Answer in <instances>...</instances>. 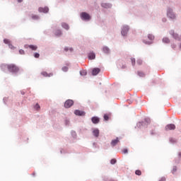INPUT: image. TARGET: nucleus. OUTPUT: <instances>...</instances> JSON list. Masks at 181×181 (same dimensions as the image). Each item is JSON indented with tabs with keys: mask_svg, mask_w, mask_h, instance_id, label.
<instances>
[{
	"mask_svg": "<svg viewBox=\"0 0 181 181\" xmlns=\"http://www.w3.org/2000/svg\"><path fill=\"white\" fill-rule=\"evenodd\" d=\"M103 118L105 121H108V119H110V116H108L107 114H105Z\"/></svg>",
	"mask_w": 181,
	"mask_h": 181,
	"instance_id": "obj_34",
	"label": "nucleus"
},
{
	"mask_svg": "<svg viewBox=\"0 0 181 181\" xmlns=\"http://www.w3.org/2000/svg\"><path fill=\"white\" fill-rule=\"evenodd\" d=\"M88 59L89 60H94L95 59V53L90 52L88 55Z\"/></svg>",
	"mask_w": 181,
	"mask_h": 181,
	"instance_id": "obj_17",
	"label": "nucleus"
},
{
	"mask_svg": "<svg viewBox=\"0 0 181 181\" xmlns=\"http://www.w3.org/2000/svg\"><path fill=\"white\" fill-rule=\"evenodd\" d=\"M158 181H166V178L165 177H162Z\"/></svg>",
	"mask_w": 181,
	"mask_h": 181,
	"instance_id": "obj_47",
	"label": "nucleus"
},
{
	"mask_svg": "<svg viewBox=\"0 0 181 181\" xmlns=\"http://www.w3.org/2000/svg\"><path fill=\"white\" fill-rule=\"evenodd\" d=\"M93 145H95V143H93Z\"/></svg>",
	"mask_w": 181,
	"mask_h": 181,
	"instance_id": "obj_57",
	"label": "nucleus"
},
{
	"mask_svg": "<svg viewBox=\"0 0 181 181\" xmlns=\"http://www.w3.org/2000/svg\"><path fill=\"white\" fill-rule=\"evenodd\" d=\"M101 71V69L100 68H93L92 69V76H97Z\"/></svg>",
	"mask_w": 181,
	"mask_h": 181,
	"instance_id": "obj_13",
	"label": "nucleus"
},
{
	"mask_svg": "<svg viewBox=\"0 0 181 181\" xmlns=\"http://www.w3.org/2000/svg\"><path fill=\"white\" fill-rule=\"evenodd\" d=\"M81 76H87V71H80Z\"/></svg>",
	"mask_w": 181,
	"mask_h": 181,
	"instance_id": "obj_43",
	"label": "nucleus"
},
{
	"mask_svg": "<svg viewBox=\"0 0 181 181\" xmlns=\"http://www.w3.org/2000/svg\"><path fill=\"white\" fill-rule=\"evenodd\" d=\"M80 16H81V19L82 21H85V22H88L91 21V16H90L87 12L81 13Z\"/></svg>",
	"mask_w": 181,
	"mask_h": 181,
	"instance_id": "obj_3",
	"label": "nucleus"
},
{
	"mask_svg": "<svg viewBox=\"0 0 181 181\" xmlns=\"http://www.w3.org/2000/svg\"><path fill=\"white\" fill-rule=\"evenodd\" d=\"M9 49H11V50H15L16 47L12 44L10 43L8 45Z\"/></svg>",
	"mask_w": 181,
	"mask_h": 181,
	"instance_id": "obj_42",
	"label": "nucleus"
},
{
	"mask_svg": "<svg viewBox=\"0 0 181 181\" xmlns=\"http://www.w3.org/2000/svg\"><path fill=\"white\" fill-rule=\"evenodd\" d=\"M148 39L150 41H148L146 40H143V43H144V45H151L153 43V40H155V35H153V34H148L147 35Z\"/></svg>",
	"mask_w": 181,
	"mask_h": 181,
	"instance_id": "obj_2",
	"label": "nucleus"
},
{
	"mask_svg": "<svg viewBox=\"0 0 181 181\" xmlns=\"http://www.w3.org/2000/svg\"><path fill=\"white\" fill-rule=\"evenodd\" d=\"M71 136H73L74 138H77V133H76L75 131H71Z\"/></svg>",
	"mask_w": 181,
	"mask_h": 181,
	"instance_id": "obj_30",
	"label": "nucleus"
},
{
	"mask_svg": "<svg viewBox=\"0 0 181 181\" xmlns=\"http://www.w3.org/2000/svg\"><path fill=\"white\" fill-rule=\"evenodd\" d=\"M128 32H129V25H125L122 28L121 34L122 36L126 37L128 35Z\"/></svg>",
	"mask_w": 181,
	"mask_h": 181,
	"instance_id": "obj_6",
	"label": "nucleus"
},
{
	"mask_svg": "<svg viewBox=\"0 0 181 181\" xmlns=\"http://www.w3.org/2000/svg\"><path fill=\"white\" fill-rule=\"evenodd\" d=\"M62 71H69V67L67 66H63L62 69Z\"/></svg>",
	"mask_w": 181,
	"mask_h": 181,
	"instance_id": "obj_39",
	"label": "nucleus"
},
{
	"mask_svg": "<svg viewBox=\"0 0 181 181\" xmlns=\"http://www.w3.org/2000/svg\"><path fill=\"white\" fill-rule=\"evenodd\" d=\"M110 163H111V165H115V163H117V159H115V158L111 159Z\"/></svg>",
	"mask_w": 181,
	"mask_h": 181,
	"instance_id": "obj_35",
	"label": "nucleus"
},
{
	"mask_svg": "<svg viewBox=\"0 0 181 181\" xmlns=\"http://www.w3.org/2000/svg\"><path fill=\"white\" fill-rule=\"evenodd\" d=\"M74 105V100L71 99H68L64 103L65 108H71Z\"/></svg>",
	"mask_w": 181,
	"mask_h": 181,
	"instance_id": "obj_8",
	"label": "nucleus"
},
{
	"mask_svg": "<svg viewBox=\"0 0 181 181\" xmlns=\"http://www.w3.org/2000/svg\"><path fill=\"white\" fill-rule=\"evenodd\" d=\"M8 71L10 73H18L19 71V67L16 66V65L11 64H8Z\"/></svg>",
	"mask_w": 181,
	"mask_h": 181,
	"instance_id": "obj_4",
	"label": "nucleus"
},
{
	"mask_svg": "<svg viewBox=\"0 0 181 181\" xmlns=\"http://www.w3.org/2000/svg\"><path fill=\"white\" fill-rule=\"evenodd\" d=\"M6 101H8V98H3V102L4 104H6Z\"/></svg>",
	"mask_w": 181,
	"mask_h": 181,
	"instance_id": "obj_46",
	"label": "nucleus"
},
{
	"mask_svg": "<svg viewBox=\"0 0 181 181\" xmlns=\"http://www.w3.org/2000/svg\"><path fill=\"white\" fill-rule=\"evenodd\" d=\"M138 76H139V77H145V74H144V72L138 71Z\"/></svg>",
	"mask_w": 181,
	"mask_h": 181,
	"instance_id": "obj_36",
	"label": "nucleus"
},
{
	"mask_svg": "<svg viewBox=\"0 0 181 181\" xmlns=\"http://www.w3.org/2000/svg\"><path fill=\"white\" fill-rule=\"evenodd\" d=\"M64 50V52H69H69L71 53H72V52H74V49H73V47L69 48L68 47H65Z\"/></svg>",
	"mask_w": 181,
	"mask_h": 181,
	"instance_id": "obj_26",
	"label": "nucleus"
},
{
	"mask_svg": "<svg viewBox=\"0 0 181 181\" xmlns=\"http://www.w3.org/2000/svg\"><path fill=\"white\" fill-rule=\"evenodd\" d=\"M100 6L104 8V9H111V8H112V4L111 3H102Z\"/></svg>",
	"mask_w": 181,
	"mask_h": 181,
	"instance_id": "obj_12",
	"label": "nucleus"
},
{
	"mask_svg": "<svg viewBox=\"0 0 181 181\" xmlns=\"http://www.w3.org/2000/svg\"><path fill=\"white\" fill-rule=\"evenodd\" d=\"M118 142H119V140L118 139V137H117L115 139L112 140L110 145L111 146H116Z\"/></svg>",
	"mask_w": 181,
	"mask_h": 181,
	"instance_id": "obj_19",
	"label": "nucleus"
},
{
	"mask_svg": "<svg viewBox=\"0 0 181 181\" xmlns=\"http://www.w3.org/2000/svg\"><path fill=\"white\" fill-rule=\"evenodd\" d=\"M25 47H30L31 50H34V51L37 50V46L33 45H25Z\"/></svg>",
	"mask_w": 181,
	"mask_h": 181,
	"instance_id": "obj_21",
	"label": "nucleus"
},
{
	"mask_svg": "<svg viewBox=\"0 0 181 181\" xmlns=\"http://www.w3.org/2000/svg\"><path fill=\"white\" fill-rule=\"evenodd\" d=\"M167 16L170 18V19H175L176 18V15L173 13V9L168 8L167 9Z\"/></svg>",
	"mask_w": 181,
	"mask_h": 181,
	"instance_id": "obj_7",
	"label": "nucleus"
},
{
	"mask_svg": "<svg viewBox=\"0 0 181 181\" xmlns=\"http://www.w3.org/2000/svg\"><path fill=\"white\" fill-rule=\"evenodd\" d=\"M151 124V119L149 117H146L142 122H139L136 124L138 128H146Z\"/></svg>",
	"mask_w": 181,
	"mask_h": 181,
	"instance_id": "obj_1",
	"label": "nucleus"
},
{
	"mask_svg": "<svg viewBox=\"0 0 181 181\" xmlns=\"http://www.w3.org/2000/svg\"><path fill=\"white\" fill-rule=\"evenodd\" d=\"M91 121L93 124H97L100 122V117L95 116L91 118Z\"/></svg>",
	"mask_w": 181,
	"mask_h": 181,
	"instance_id": "obj_15",
	"label": "nucleus"
},
{
	"mask_svg": "<svg viewBox=\"0 0 181 181\" xmlns=\"http://www.w3.org/2000/svg\"><path fill=\"white\" fill-rule=\"evenodd\" d=\"M122 153H128V149L127 148H124L122 150Z\"/></svg>",
	"mask_w": 181,
	"mask_h": 181,
	"instance_id": "obj_44",
	"label": "nucleus"
},
{
	"mask_svg": "<svg viewBox=\"0 0 181 181\" xmlns=\"http://www.w3.org/2000/svg\"><path fill=\"white\" fill-rule=\"evenodd\" d=\"M103 53H105V54H110V52H111V50L110 49V48L107 46H104L103 47Z\"/></svg>",
	"mask_w": 181,
	"mask_h": 181,
	"instance_id": "obj_16",
	"label": "nucleus"
},
{
	"mask_svg": "<svg viewBox=\"0 0 181 181\" xmlns=\"http://www.w3.org/2000/svg\"><path fill=\"white\" fill-rule=\"evenodd\" d=\"M41 76H43V77H53V73L47 74L46 71H42Z\"/></svg>",
	"mask_w": 181,
	"mask_h": 181,
	"instance_id": "obj_18",
	"label": "nucleus"
},
{
	"mask_svg": "<svg viewBox=\"0 0 181 181\" xmlns=\"http://www.w3.org/2000/svg\"><path fill=\"white\" fill-rule=\"evenodd\" d=\"M131 62H132V66H135V63H136L135 58H131Z\"/></svg>",
	"mask_w": 181,
	"mask_h": 181,
	"instance_id": "obj_41",
	"label": "nucleus"
},
{
	"mask_svg": "<svg viewBox=\"0 0 181 181\" xmlns=\"http://www.w3.org/2000/svg\"><path fill=\"white\" fill-rule=\"evenodd\" d=\"M151 135H155V133L153 132V130L151 131Z\"/></svg>",
	"mask_w": 181,
	"mask_h": 181,
	"instance_id": "obj_52",
	"label": "nucleus"
},
{
	"mask_svg": "<svg viewBox=\"0 0 181 181\" xmlns=\"http://www.w3.org/2000/svg\"><path fill=\"white\" fill-rule=\"evenodd\" d=\"M34 57H35V59H39V57H40V54L37 52H35L34 54Z\"/></svg>",
	"mask_w": 181,
	"mask_h": 181,
	"instance_id": "obj_40",
	"label": "nucleus"
},
{
	"mask_svg": "<svg viewBox=\"0 0 181 181\" xmlns=\"http://www.w3.org/2000/svg\"><path fill=\"white\" fill-rule=\"evenodd\" d=\"M63 33H62V30L57 29L55 30L54 35L58 37H60Z\"/></svg>",
	"mask_w": 181,
	"mask_h": 181,
	"instance_id": "obj_24",
	"label": "nucleus"
},
{
	"mask_svg": "<svg viewBox=\"0 0 181 181\" xmlns=\"http://www.w3.org/2000/svg\"><path fill=\"white\" fill-rule=\"evenodd\" d=\"M62 27L63 29H65V30H69V29H70V26L66 23H62Z\"/></svg>",
	"mask_w": 181,
	"mask_h": 181,
	"instance_id": "obj_23",
	"label": "nucleus"
},
{
	"mask_svg": "<svg viewBox=\"0 0 181 181\" xmlns=\"http://www.w3.org/2000/svg\"><path fill=\"white\" fill-rule=\"evenodd\" d=\"M163 43H165L166 45H169L170 43V40L168 37H164L162 39Z\"/></svg>",
	"mask_w": 181,
	"mask_h": 181,
	"instance_id": "obj_20",
	"label": "nucleus"
},
{
	"mask_svg": "<svg viewBox=\"0 0 181 181\" xmlns=\"http://www.w3.org/2000/svg\"><path fill=\"white\" fill-rule=\"evenodd\" d=\"M31 18L33 21H39L40 19V17L37 15H32Z\"/></svg>",
	"mask_w": 181,
	"mask_h": 181,
	"instance_id": "obj_27",
	"label": "nucleus"
},
{
	"mask_svg": "<svg viewBox=\"0 0 181 181\" xmlns=\"http://www.w3.org/2000/svg\"><path fill=\"white\" fill-rule=\"evenodd\" d=\"M169 34L172 37L175 39V40H177L178 42H181V35L177 34V33H175V30H171L169 31Z\"/></svg>",
	"mask_w": 181,
	"mask_h": 181,
	"instance_id": "obj_5",
	"label": "nucleus"
},
{
	"mask_svg": "<svg viewBox=\"0 0 181 181\" xmlns=\"http://www.w3.org/2000/svg\"><path fill=\"white\" fill-rule=\"evenodd\" d=\"M178 160H175V163H180V159H181V152L178 153Z\"/></svg>",
	"mask_w": 181,
	"mask_h": 181,
	"instance_id": "obj_28",
	"label": "nucleus"
},
{
	"mask_svg": "<svg viewBox=\"0 0 181 181\" xmlns=\"http://www.w3.org/2000/svg\"><path fill=\"white\" fill-rule=\"evenodd\" d=\"M136 63H137V64H139V66H141V64H142V63H143L142 59H138L136 60Z\"/></svg>",
	"mask_w": 181,
	"mask_h": 181,
	"instance_id": "obj_38",
	"label": "nucleus"
},
{
	"mask_svg": "<svg viewBox=\"0 0 181 181\" xmlns=\"http://www.w3.org/2000/svg\"><path fill=\"white\" fill-rule=\"evenodd\" d=\"M34 108L37 110H40V105L38 103H36Z\"/></svg>",
	"mask_w": 181,
	"mask_h": 181,
	"instance_id": "obj_37",
	"label": "nucleus"
},
{
	"mask_svg": "<svg viewBox=\"0 0 181 181\" xmlns=\"http://www.w3.org/2000/svg\"><path fill=\"white\" fill-rule=\"evenodd\" d=\"M171 47H172V49H176V45L175 44H172Z\"/></svg>",
	"mask_w": 181,
	"mask_h": 181,
	"instance_id": "obj_48",
	"label": "nucleus"
},
{
	"mask_svg": "<svg viewBox=\"0 0 181 181\" xmlns=\"http://www.w3.org/2000/svg\"><path fill=\"white\" fill-rule=\"evenodd\" d=\"M32 175H33V176H35V173H33Z\"/></svg>",
	"mask_w": 181,
	"mask_h": 181,
	"instance_id": "obj_56",
	"label": "nucleus"
},
{
	"mask_svg": "<svg viewBox=\"0 0 181 181\" xmlns=\"http://www.w3.org/2000/svg\"><path fill=\"white\" fill-rule=\"evenodd\" d=\"M18 4L23 2V0H18Z\"/></svg>",
	"mask_w": 181,
	"mask_h": 181,
	"instance_id": "obj_51",
	"label": "nucleus"
},
{
	"mask_svg": "<svg viewBox=\"0 0 181 181\" xmlns=\"http://www.w3.org/2000/svg\"><path fill=\"white\" fill-rule=\"evenodd\" d=\"M4 43H5V45H10L11 44V41L8 39H4Z\"/></svg>",
	"mask_w": 181,
	"mask_h": 181,
	"instance_id": "obj_33",
	"label": "nucleus"
},
{
	"mask_svg": "<svg viewBox=\"0 0 181 181\" xmlns=\"http://www.w3.org/2000/svg\"><path fill=\"white\" fill-rule=\"evenodd\" d=\"M180 49H181V43L180 44V46H179Z\"/></svg>",
	"mask_w": 181,
	"mask_h": 181,
	"instance_id": "obj_54",
	"label": "nucleus"
},
{
	"mask_svg": "<svg viewBox=\"0 0 181 181\" xmlns=\"http://www.w3.org/2000/svg\"><path fill=\"white\" fill-rule=\"evenodd\" d=\"M92 134L93 136H95V138H98V136H100V129H93V131L92 132Z\"/></svg>",
	"mask_w": 181,
	"mask_h": 181,
	"instance_id": "obj_14",
	"label": "nucleus"
},
{
	"mask_svg": "<svg viewBox=\"0 0 181 181\" xmlns=\"http://www.w3.org/2000/svg\"><path fill=\"white\" fill-rule=\"evenodd\" d=\"M169 141H170V144H177V139H174V138L170 137V138L169 139Z\"/></svg>",
	"mask_w": 181,
	"mask_h": 181,
	"instance_id": "obj_25",
	"label": "nucleus"
},
{
	"mask_svg": "<svg viewBox=\"0 0 181 181\" xmlns=\"http://www.w3.org/2000/svg\"><path fill=\"white\" fill-rule=\"evenodd\" d=\"M19 53L21 54H25V51L23 49H19Z\"/></svg>",
	"mask_w": 181,
	"mask_h": 181,
	"instance_id": "obj_45",
	"label": "nucleus"
},
{
	"mask_svg": "<svg viewBox=\"0 0 181 181\" xmlns=\"http://www.w3.org/2000/svg\"><path fill=\"white\" fill-rule=\"evenodd\" d=\"M60 152H61V153H63V150H61Z\"/></svg>",
	"mask_w": 181,
	"mask_h": 181,
	"instance_id": "obj_55",
	"label": "nucleus"
},
{
	"mask_svg": "<svg viewBox=\"0 0 181 181\" xmlns=\"http://www.w3.org/2000/svg\"><path fill=\"white\" fill-rule=\"evenodd\" d=\"M165 131H173L176 129V125L173 124H169L165 126Z\"/></svg>",
	"mask_w": 181,
	"mask_h": 181,
	"instance_id": "obj_11",
	"label": "nucleus"
},
{
	"mask_svg": "<svg viewBox=\"0 0 181 181\" xmlns=\"http://www.w3.org/2000/svg\"><path fill=\"white\" fill-rule=\"evenodd\" d=\"M163 22H166V18H163Z\"/></svg>",
	"mask_w": 181,
	"mask_h": 181,
	"instance_id": "obj_53",
	"label": "nucleus"
},
{
	"mask_svg": "<svg viewBox=\"0 0 181 181\" xmlns=\"http://www.w3.org/2000/svg\"><path fill=\"white\" fill-rule=\"evenodd\" d=\"M74 114L78 117H86V112L80 110H76Z\"/></svg>",
	"mask_w": 181,
	"mask_h": 181,
	"instance_id": "obj_9",
	"label": "nucleus"
},
{
	"mask_svg": "<svg viewBox=\"0 0 181 181\" xmlns=\"http://www.w3.org/2000/svg\"><path fill=\"white\" fill-rule=\"evenodd\" d=\"M38 12H40V13H49V7L47 6H45L43 7H40L38 8Z\"/></svg>",
	"mask_w": 181,
	"mask_h": 181,
	"instance_id": "obj_10",
	"label": "nucleus"
},
{
	"mask_svg": "<svg viewBox=\"0 0 181 181\" xmlns=\"http://www.w3.org/2000/svg\"><path fill=\"white\" fill-rule=\"evenodd\" d=\"M135 175H137V176H141V175H142V172L140 170H136L135 171Z\"/></svg>",
	"mask_w": 181,
	"mask_h": 181,
	"instance_id": "obj_32",
	"label": "nucleus"
},
{
	"mask_svg": "<svg viewBox=\"0 0 181 181\" xmlns=\"http://www.w3.org/2000/svg\"><path fill=\"white\" fill-rule=\"evenodd\" d=\"M9 66V64H2L0 67L2 70V71H6V70H8V66Z\"/></svg>",
	"mask_w": 181,
	"mask_h": 181,
	"instance_id": "obj_22",
	"label": "nucleus"
},
{
	"mask_svg": "<svg viewBox=\"0 0 181 181\" xmlns=\"http://www.w3.org/2000/svg\"><path fill=\"white\" fill-rule=\"evenodd\" d=\"M69 123H70V121L65 120V125H69Z\"/></svg>",
	"mask_w": 181,
	"mask_h": 181,
	"instance_id": "obj_49",
	"label": "nucleus"
},
{
	"mask_svg": "<svg viewBox=\"0 0 181 181\" xmlns=\"http://www.w3.org/2000/svg\"><path fill=\"white\" fill-rule=\"evenodd\" d=\"M21 93L22 94V95H25V91L21 90Z\"/></svg>",
	"mask_w": 181,
	"mask_h": 181,
	"instance_id": "obj_50",
	"label": "nucleus"
},
{
	"mask_svg": "<svg viewBox=\"0 0 181 181\" xmlns=\"http://www.w3.org/2000/svg\"><path fill=\"white\" fill-rule=\"evenodd\" d=\"M177 167L176 165H174V166L173 167V170H172L173 175H174L175 173L177 172Z\"/></svg>",
	"mask_w": 181,
	"mask_h": 181,
	"instance_id": "obj_31",
	"label": "nucleus"
},
{
	"mask_svg": "<svg viewBox=\"0 0 181 181\" xmlns=\"http://www.w3.org/2000/svg\"><path fill=\"white\" fill-rule=\"evenodd\" d=\"M117 69H122V70H124V69H127V66L125 64H122V66L117 64Z\"/></svg>",
	"mask_w": 181,
	"mask_h": 181,
	"instance_id": "obj_29",
	"label": "nucleus"
}]
</instances>
